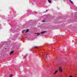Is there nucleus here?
<instances>
[{"mask_svg":"<svg viewBox=\"0 0 77 77\" xmlns=\"http://www.w3.org/2000/svg\"><path fill=\"white\" fill-rule=\"evenodd\" d=\"M59 71L61 73H62L63 72V69H62V67L60 66L59 68Z\"/></svg>","mask_w":77,"mask_h":77,"instance_id":"nucleus-1","label":"nucleus"},{"mask_svg":"<svg viewBox=\"0 0 77 77\" xmlns=\"http://www.w3.org/2000/svg\"><path fill=\"white\" fill-rule=\"evenodd\" d=\"M45 32H46L43 31V32H42L40 33H36V34H37V35H38V36H39V35H40V34H42L43 33H45Z\"/></svg>","mask_w":77,"mask_h":77,"instance_id":"nucleus-2","label":"nucleus"},{"mask_svg":"<svg viewBox=\"0 0 77 77\" xmlns=\"http://www.w3.org/2000/svg\"><path fill=\"white\" fill-rule=\"evenodd\" d=\"M14 53V51H12L10 52V55H11L12 54Z\"/></svg>","mask_w":77,"mask_h":77,"instance_id":"nucleus-3","label":"nucleus"},{"mask_svg":"<svg viewBox=\"0 0 77 77\" xmlns=\"http://www.w3.org/2000/svg\"><path fill=\"white\" fill-rule=\"evenodd\" d=\"M57 70H56L54 73V75H55L57 73Z\"/></svg>","mask_w":77,"mask_h":77,"instance_id":"nucleus-4","label":"nucleus"},{"mask_svg":"<svg viewBox=\"0 0 77 77\" xmlns=\"http://www.w3.org/2000/svg\"><path fill=\"white\" fill-rule=\"evenodd\" d=\"M29 32V29H27L26 30V33H27Z\"/></svg>","mask_w":77,"mask_h":77,"instance_id":"nucleus-5","label":"nucleus"},{"mask_svg":"<svg viewBox=\"0 0 77 77\" xmlns=\"http://www.w3.org/2000/svg\"><path fill=\"white\" fill-rule=\"evenodd\" d=\"M25 32H26V31H25V30H23V31L22 33H24Z\"/></svg>","mask_w":77,"mask_h":77,"instance_id":"nucleus-6","label":"nucleus"},{"mask_svg":"<svg viewBox=\"0 0 77 77\" xmlns=\"http://www.w3.org/2000/svg\"><path fill=\"white\" fill-rule=\"evenodd\" d=\"M47 55H48V54H46V55L45 57H46V59H47Z\"/></svg>","mask_w":77,"mask_h":77,"instance_id":"nucleus-7","label":"nucleus"},{"mask_svg":"<svg viewBox=\"0 0 77 77\" xmlns=\"http://www.w3.org/2000/svg\"><path fill=\"white\" fill-rule=\"evenodd\" d=\"M48 2H49V3H51V1H50L49 0H48Z\"/></svg>","mask_w":77,"mask_h":77,"instance_id":"nucleus-8","label":"nucleus"},{"mask_svg":"<svg viewBox=\"0 0 77 77\" xmlns=\"http://www.w3.org/2000/svg\"><path fill=\"white\" fill-rule=\"evenodd\" d=\"M27 56V55H25L24 56L25 57H26Z\"/></svg>","mask_w":77,"mask_h":77,"instance_id":"nucleus-9","label":"nucleus"},{"mask_svg":"<svg viewBox=\"0 0 77 77\" xmlns=\"http://www.w3.org/2000/svg\"><path fill=\"white\" fill-rule=\"evenodd\" d=\"M70 2L72 4H73V3L72 2V1H70Z\"/></svg>","mask_w":77,"mask_h":77,"instance_id":"nucleus-10","label":"nucleus"},{"mask_svg":"<svg viewBox=\"0 0 77 77\" xmlns=\"http://www.w3.org/2000/svg\"><path fill=\"white\" fill-rule=\"evenodd\" d=\"M13 75H10L9 77H12L11 76H12Z\"/></svg>","mask_w":77,"mask_h":77,"instance_id":"nucleus-11","label":"nucleus"},{"mask_svg":"<svg viewBox=\"0 0 77 77\" xmlns=\"http://www.w3.org/2000/svg\"><path fill=\"white\" fill-rule=\"evenodd\" d=\"M69 77H73L72 76H71V75H70L69 76Z\"/></svg>","mask_w":77,"mask_h":77,"instance_id":"nucleus-12","label":"nucleus"},{"mask_svg":"<svg viewBox=\"0 0 77 77\" xmlns=\"http://www.w3.org/2000/svg\"><path fill=\"white\" fill-rule=\"evenodd\" d=\"M34 48H37V47H36V46Z\"/></svg>","mask_w":77,"mask_h":77,"instance_id":"nucleus-13","label":"nucleus"},{"mask_svg":"<svg viewBox=\"0 0 77 77\" xmlns=\"http://www.w3.org/2000/svg\"><path fill=\"white\" fill-rule=\"evenodd\" d=\"M43 22H45V21H43Z\"/></svg>","mask_w":77,"mask_h":77,"instance_id":"nucleus-14","label":"nucleus"},{"mask_svg":"<svg viewBox=\"0 0 77 77\" xmlns=\"http://www.w3.org/2000/svg\"><path fill=\"white\" fill-rule=\"evenodd\" d=\"M46 11H47V10H46Z\"/></svg>","mask_w":77,"mask_h":77,"instance_id":"nucleus-15","label":"nucleus"}]
</instances>
